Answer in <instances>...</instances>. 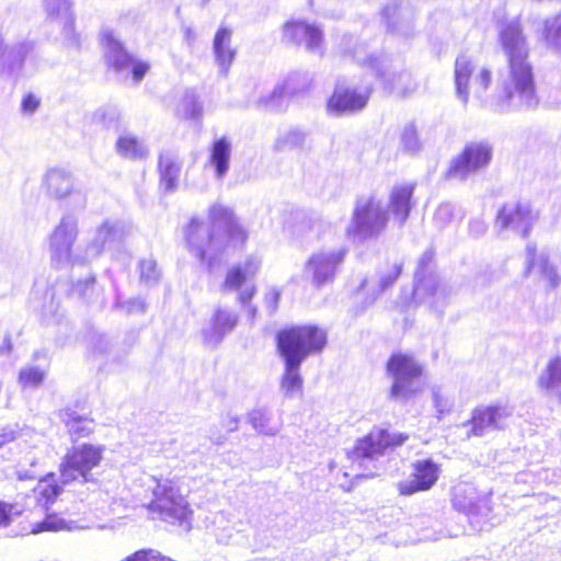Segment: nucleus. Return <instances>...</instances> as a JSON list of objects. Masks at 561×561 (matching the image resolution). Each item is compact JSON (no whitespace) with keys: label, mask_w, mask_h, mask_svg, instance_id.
Masks as SVG:
<instances>
[{"label":"nucleus","mask_w":561,"mask_h":561,"mask_svg":"<svg viewBox=\"0 0 561 561\" xmlns=\"http://www.w3.org/2000/svg\"><path fill=\"white\" fill-rule=\"evenodd\" d=\"M499 45L503 51L506 72L497 82L491 107L496 112L531 108L538 104L530 47L519 21L503 23L499 28Z\"/></svg>","instance_id":"1"},{"label":"nucleus","mask_w":561,"mask_h":561,"mask_svg":"<svg viewBox=\"0 0 561 561\" xmlns=\"http://www.w3.org/2000/svg\"><path fill=\"white\" fill-rule=\"evenodd\" d=\"M247 239L248 233L232 210L221 204H214L209 208L208 222L192 218L186 228L190 250L208 267H211L228 248L240 247Z\"/></svg>","instance_id":"2"},{"label":"nucleus","mask_w":561,"mask_h":561,"mask_svg":"<svg viewBox=\"0 0 561 561\" xmlns=\"http://www.w3.org/2000/svg\"><path fill=\"white\" fill-rule=\"evenodd\" d=\"M327 344V333L316 325H298L277 334V348L284 359L285 369L279 388L285 398L302 394L301 363L313 353L321 352Z\"/></svg>","instance_id":"3"},{"label":"nucleus","mask_w":561,"mask_h":561,"mask_svg":"<svg viewBox=\"0 0 561 561\" xmlns=\"http://www.w3.org/2000/svg\"><path fill=\"white\" fill-rule=\"evenodd\" d=\"M152 500L148 504L150 512L171 525L179 526L187 533L192 528V510L186 495L183 493L182 481L179 478H150Z\"/></svg>","instance_id":"4"},{"label":"nucleus","mask_w":561,"mask_h":561,"mask_svg":"<svg viewBox=\"0 0 561 561\" xmlns=\"http://www.w3.org/2000/svg\"><path fill=\"white\" fill-rule=\"evenodd\" d=\"M355 44L352 35H345L342 38L341 51L351 55L360 66L367 67L371 71V76L381 80L385 87L390 91L405 96L416 89V82L410 72H391L388 73L389 59L383 55H377L368 51L367 45Z\"/></svg>","instance_id":"5"},{"label":"nucleus","mask_w":561,"mask_h":561,"mask_svg":"<svg viewBox=\"0 0 561 561\" xmlns=\"http://www.w3.org/2000/svg\"><path fill=\"white\" fill-rule=\"evenodd\" d=\"M104 448L91 444L72 447L60 463V480L62 484L70 482L98 484L93 470L103 459Z\"/></svg>","instance_id":"6"},{"label":"nucleus","mask_w":561,"mask_h":561,"mask_svg":"<svg viewBox=\"0 0 561 561\" xmlns=\"http://www.w3.org/2000/svg\"><path fill=\"white\" fill-rule=\"evenodd\" d=\"M387 222L388 215L382 203L374 196H364L356 201L346 234L353 241H365L377 237Z\"/></svg>","instance_id":"7"},{"label":"nucleus","mask_w":561,"mask_h":561,"mask_svg":"<svg viewBox=\"0 0 561 561\" xmlns=\"http://www.w3.org/2000/svg\"><path fill=\"white\" fill-rule=\"evenodd\" d=\"M454 75L456 95L463 105L468 104L471 90L481 98L492 81V69L465 54L456 58Z\"/></svg>","instance_id":"8"},{"label":"nucleus","mask_w":561,"mask_h":561,"mask_svg":"<svg viewBox=\"0 0 561 561\" xmlns=\"http://www.w3.org/2000/svg\"><path fill=\"white\" fill-rule=\"evenodd\" d=\"M78 232V217L73 214H65L49 238L50 259L56 267L66 268L87 262L84 254L72 251Z\"/></svg>","instance_id":"9"},{"label":"nucleus","mask_w":561,"mask_h":561,"mask_svg":"<svg viewBox=\"0 0 561 561\" xmlns=\"http://www.w3.org/2000/svg\"><path fill=\"white\" fill-rule=\"evenodd\" d=\"M100 41L104 50V58L107 65L122 78H128L131 75L133 80L140 82L148 70L149 62L136 59L123 46L115 32L108 27H103L100 33Z\"/></svg>","instance_id":"10"},{"label":"nucleus","mask_w":561,"mask_h":561,"mask_svg":"<svg viewBox=\"0 0 561 561\" xmlns=\"http://www.w3.org/2000/svg\"><path fill=\"white\" fill-rule=\"evenodd\" d=\"M433 261V253L426 251L419 261L415 271L414 300L417 304H426L431 308L440 311L447 304L450 289L443 284L438 276L428 270Z\"/></svg>","instance_id":"11"},{"label":"nucleus","mask_w":561,"mask_h":561,"mask_svg":"<svg viewBox=\"0 0 561 561\" xmlns=\"http://www.w3.org/2000/svg\"><path fill=\"white\" fill-rule=\"evenodd\" d=\"M346 253L347 249L344 247L324 248L313 252L305 263L304 277L316 288L333 282Z\"/></svg>","instance_id":"12"},{"label":"nucleus","mask_w":561,"mask_h":561,"mask_svg":"<svg viewBox=\"0 0 561 561\" xmlns=\"http://www.w3.org/2000/svg\"><path fill=\"white\" fill-rule=\"evenodd\" d=\"M493 154L492 146L486 141L468 144L461 153L455 157L446 172L449 180L465 181L480 170L486 168Z\"/></svg>","instance_id":"13"},{"label":"nucleus","mask_w":561,"mask_h":561,"mask_svg":"<svg viewBox=\"0 0 561 561\" xmlns=\"http://www.w3.org/2000/svg\"><path fill=\"white\" fill-rule=\"evenodd\" d=\"M388 373L393 379L391 398L407 399L420 390L422 368L413 357L393 354L388 362Z\"/></svg>","instance_id":"14"},{"label":"nucleus","mask_w":561,"mask_h":561,"mask_svg":"<svg viewBox=\"0 0 561 561\" xmlns=\"http://www.w3.org/2000/svg\"><path fill=\"white\" fill-rule=\"evenodd\" d=\"M369 95V84L356 89L344 82H339L335 85L333 94L328 100V112L333 116L350 115L359 112L367 105Z\"/></svg>","instance_id":"15"},{"label":"nucleus","mask_w":561,"mask_h":561,"mask_svg":"<svg viewBox=\"0 0 561 561\" xmlns=\"http://www.w3.org/2000/svg\"><path fill=\"white\" fill-rule=\"evenodd\" d=\"M408 436L401 433H390L387 430H373L359 439L354 447V455L358 459H375L389 447L401 446Z\"/></svg>","instance_id":"16"},{"label":"nucleus","mask_w":561,"mask_h":561,"mask_svg":"<svg viewBox=\"0 0 561 561\" xmlns=\"http://www.w3.org/2000/svg\"><path fill=\"white\" fill-rule=\"evenodd\" d=\"M284 41L301 46L309 53L323 55V34L319 26L305 21H290L283 27Z\"/></svg>","instance_id":"17"},{"label":"nucleus","mask_w":561,"mask_h":561,"mask_svg":"<svg viewBox=\"0 0 561 561\" xmlns=\"http://www.w3.org/2000/svg\"><path fill=\"white\" fill-rule=\"evenodd\" d=\"M439 477V467L431 459L416 460L412 465L411 476L398 483L401 495L410 496L432 489Z\"/></svg>","instance_id":"18"},{"label":"nucleus","mask_w":561,"mask_h":561,"mask_svg":"<svg viewBox=\"0 0 561 561\" xmlns=\"http://www.w3.org/2000/svg\"><path fill=\"white\" fill-rule=\"evenodd\" d=\"M308 83L309 78L307 73L293 72L283 82L277 83L274 89L266 94L263 93L261 87H255L256 90H260V95L257 98H253L251 102L256 104L259 107L275 110L280 106L282 99L285 95H293L302 91Z\"/></svg>","instance_id":"19"},{"label":"nucleus","mask_w":561,"mask_h":561,"mask_svg":"<svg viewBox=\"0 0 561 561\" xmlns=\"http://www.w3.org/2000/svg\"><path fill=\"white\" fill-rule=\"evenodd\" d=\"M536 218L527 205L506 204L497 214L495 227L501 230L511 229L526 237Z\"/></svg>","instance_id":"20"},{"label":"nucleus","mask_w":561,"mask_h":561,"mask_svg":"<svg viewBox=\"0 0 561 561\" xmlns=\"http://www.w3.org/2000/svg\"><path fill=\"white\" fill-rule=\"evenodd\" d=\"M454 507L466 513L470 518L483 516L488 518L491 507L489 497H479L474 486L469 483H459L454 488Z\"/></svg>","instance_id":"21"},{"label":"nucleus","mask_w":561,"mask_h":561,"mask_svg":"<svg viewBox=\"0 0 561 561\" xmlns=\"http://www.w3.org/2000/svg\"><path fill=\"white\" fill-rule=\"evenodd\" d=\"M512 410L507 407H486L474 410L471 419V433L483 436L503 428L507 424Z\"/></svg>","instance_id":"22"},{"label":"nucleus","mask_w":561,"mask_h":561,"mask_svg":"<svg viewBox=\"0 0 561 561\" xmlns=\"http://www.w3.org/2000/svg\"><path fill=\"white\" fill-rule=\"evenodd\" d=\"M34 43L31 41H15L7 43V38L0 35V68L10 75L19 73L25 58L33 53Z\"/></svg>","instance_id":"23"},{"label":"nucleus","mask_w":561,"mask_h":561,"mask_svg":"<svg viewBox=\"0 0 561 561\" xmlns=\"http://www.w3.org/2000/svg\"><path fill=\"white\" fill-rule=\"evenodd\" d=\"M124 236V227L119 221L105 220L100 225L89 241L84 255L87 262L98 257L107 245L119 241Z\"/></svg>","instance_id":"24"},{"label":"nucleus","mask_w":561,"mask_h":561,"mask_svg":"<svg viewBox=\"0 0 561 561\" xmlns=\"http://www.w3.org/2000/svg\"><path fill=\"white\" fill-rule=\"evenodd\" d=\"M213 51L219 73L227 77L237 56V49L232 46V30L226 26L217 30L213 41Z\"/></svg>","instance_id":"25"},{"label":"nucleus","mask_w":561,"mask_h":561,"mask_svg":"<svg viewBox=\"0 0 561 561\" xmlns=\"http://www.w3.org/2000/svg\"><path fill=\"white\" fill-rule=\"evenodd\" d=\"M238 321L236 313L228 310H217L207 328L202 331L203 341L207 346L215 347L221 343L225 335L233 330Z\"/></svg>","instance_id":"26"},{"label":"nucleus","mask_w":561,"mask_h":561,"mask_svg":"<svg viewBox=\"0 0 561 561\" xmlns=\"http://www.w3.org/2000/svg\"><path fill=\"white\" fill-rule=\"evenodd\" d=\"M382 19L387 27L403 36H409L413 30V12L402 1H392L382 10Z\"/></svg>","instance_id":"27"},{"label":"nucleus","mask_w":561,"mask_h":561,"mask_svg":"<svg viewBox=\"0 0 561 561\" xmlns=\"http://www.w3.org/2000/svg\"><path fill=\"white\" fill-rule=\"evenodd\" d=\"M531 271L539 273L551 287L561 283V270L550 263L545 252L537 254L535 245L528 244L526 248V273Z\"/></svg>","instance_id":"28"},{"label":"nucleus","mask_w":561,"mask_h":561,"mask_svg":"<svg viewBox=\"0 0 561 561\" xmlns=\"http://www.w3.org/2000/svg\"><path fill=\"white\" fill-rule=\"evenodd\" d=\"M232 144L229 138L222 136L213 141L209 149L208 163L214 169L215 178L224 180L230 169Z\"/></svg>","instance_id":"29"},{"label":"nucleus","mask_w":561,"mask_h":561,"mask_svg":"<svg viewBox=\"0 0 561 561\" xmlns=\"http://www.w3.org/2000/svg\"><path fill=\"white\" fill-rule=\"evenodd\" d=\"M44 8L49 19L60 22L69 42L79 45L78 36L73 33V15L70 0H44Z\"/></svg>","instance_id":"30"},{"label":"nucleus","mask_w":561,"mask_h":561,"mask_svg":"<svg viewBox=\"0 0 561 561\" xmlns=\"http://www.w3.org/2000/svg\"><path fill=\"white\" fill-rule=\"evenodd\" d=\"M44 184L47 194L58 199L75 192L72 174L62 168L49 169L45 174Z\"/></svg>","instance_id":"31"},{"label":"nucleus","mask_w":561,"mask_h":561,"mask_svg":"<svg viewBox=\"0 0 561 561\" xmlns=\"http://www.w3.org/2000/svg\"><path fill=\"white\" fill-rule=\"evenodd\" d=\"M413 192V184H399L390 193L389 208L399 225H403L410 215Z\"/></svg>","instance_id":"32"},{"label":"nucleus","mask_w":561,"mask_h":561,"mask_svg":"<svg viewBox=\"0 0 561 561\" xmlns=\"http://www.w3.org/2000/svg\"><path fill=\"white\" fill-rule=\"evenodd\" d=\"M160 185L165 192H173L178 186L181 162L174 152L163 151L159 156Z\"/></svg>","instance_id":"33"},{"label":"nucleus","mask_w":561,"mask_h":561,"mask_svg":"<svg viewBox=\"0 0 561 561\" xmlns=\"http://www.w3.org/2000/svg\"><path fill=\"white\" fill-rule=\"evenodd\" d=\"M402 272L401 263H393L391 265L386 266L378 273V282L364 279L360 284L359 291H371V296L369 298V304L376 300L377 296L390 287L400 276Z\"/></svg>","instance_id":"34"},{"label":"nucleus","mask_w":561,"mask_h":561,"mask_svg":"<svg viewBox=\"0 0 561 561\" xmlns=\"http://www.w3.org/2000/svg\"><path fill=\"white\" fill-rule=\"evenodd\" d=\"M117 153L129 160H145L149 157L147 144L131 134L121 135L115 144Z\"/></svg>","instance_id":"35"},{"label":"nucleus","mask_w":561,"mask_h":561,"mask_svg":"<svg viewBox=\"0 0 561 561\" xmlns=\"http://www.w3.org/2000/svg\"><path fill=\"white\" fill-rule=\"evenodd\" d=\"M59 416L72 440L87 437L94 430L93 420L79 415L70 409L61 411Z\"/></svg>","instance_id":"36"},{"label":"nucleus","mask_w":561,"mask_h":561,"mask_svg":"<svg viewBox=\"0 0 561 561\" xmlns=\"http://www.w3.org/2000/svg\"><path fill=\"white\" fill-rule=\"evenodd\" d=\"M71 294L87 304L99 305L100 307H103L105 304L103 289L96 285L93 275L73 284Z\"/></svg>","instance_id":"37"},{"label":"nucleus","mask_w":561,"mask_h":561,"mask_svg":"<svg viewBox=\"0 0 561 561\" xmlns=\"http://www.w3.org/2000/svg\"><path fill=\"white\" fill-rule=\"evenodd\" d=\"M309 145V135L297 127L289 128L278 135L274 147L278 151L305 149Z\"/></svg>","instance_id":"38"},{"label":"nucleus","mask_w":561,"mask_h":561,"mask_svg":"<svg viewBox=\"0 0 561 561\" xmlns=\"http://www.w3.org/2000/svg\"><path fill=\"white\" fill-rule=\"evenodd\" d=\"M538 383L550 394L561 400V358L557 357L549 362L546 370L540 375Z\"/></svg>","instance_id":"39"},{"label":"nucleus","mask_w":561,"mask_h":561,"mask_svg":"<svg viewBox=\"0 0 561 561\" xmlns=\"http://www.w3.org/2000/svg\"><path fill=\"white\" fill-rule=\"evenodd\" d=\"M251 426L261 435L275 436L280 431V424L272 423V412L266 409H255L248 414Z\"/></svg>","instance_id":"40"},{"label":"nucleus","mask_w":561,"mask_h":561,"mask_svg":"<svg viewBox=\"0 0 561 561\" xmlns=\"http://www.w3.org/2000/svg\"><path fill=\"white\" fill-rule=\"evenodd\" d=\"M540 38L548 48L561 51V14L543 21Z\"/></svg>","instance_id":"41"},{"label":"nucleus","mask_w":561,"mask_h":561,"mask_svg":"<svg viewBox=\"0 0 561 561\" xmlns=\"http://www.w3.org/2000/svg\"><path fill=\"white\" fill-rule=\"evenodd\" d=\"M400 148L408 153H416L422 149V141L414 123H408L400 134Z\"/></svg>","instance_id":"42"},{"label":"nucleus","mask_w":561,"mask_h":561,"mask_svg":"<svg viewBox=\"0 0 561 561\" xmlns=\"http://www.w3.org/2000/svg\"><path fill=\"white\" fill-rule=\"evenodd\" d=\"M60 488L55 483L53 478H45L37 482L34 493L42 506H47L59 494Z\"/></svg>","instance_id":"43"},{"label":"nucleus","mask_w":561,"mask_h":561,"mask_svg":"<svg viewBox=\"0 0 561 561\" xmlns=\"http://www.w3.org/2000/svg\"><path fill=\"white\" fill-rule=\"evenodd\" d=\"M140 280L147 285L156 284L160 278V271L152 257L142 259L139 262Z\"/></svg>","instance_id":"44"},{"label":"nucleus","mask_w":561,"mask_h":561,"mask_svg":"<svg viewBox=\"0 0 561 561\" xmlns=\"http://www.w3.org/2000/svg\"><path fill=\"white\" fill-rule=\"evenodd\" d=\"M45 377V370L39 367H25L20 370L19 382L24 388L38 387Z\"/></svg>","instance_id":"45"},{"label":"nucleus","mask_w":561,"mask_h":561,"mask_svg":"<svg viewBox=\"0 0 561 561\" xmlns=\"http://www.w3.org/2000/svg\"><path fill=\"white\" fill-rule=\"evenodd\" d=\"M64 529H71L66 520L54 515H48L43 522L34 524L31 531L33 534H39L43 531H59Z\"/></svg>","instance_id":"46"},{"label":"nucleus","mask_w":561,"mask_h":561,"mask_svg":"<svg viewBox=\"0 0 561 561\" xmlns=\"http://www.w3.org/2000/svg\"><path fill=\"white\" fill-rule=\"evenodd\" d=\"M432 399L438 419L450 413L453 409V401L444 393L440 387H434L432 389Z\"/></svg>","instance_id":"47"},{"label":"nucleus","mask_w":561,"mask_h":561,"mask_svg":"<svg viewBox=\"0 0 561 561\" xmlns=\"http://www.w3.org/2000/svg\"><path fill=\"white\" fill-rule=\"evenodd\" d=\"M247 279L248 277L241 266H234L227 273L222 288L225 290H236L240 288Z\"/></svg>","instance_id":"48"},{"label":"nucleus","mask_w":561,"mask_h":561,"mask_svg":"<svg viewBox=\"0 0 561 561\" xmlns=\"http://www.w3.org/2000/svg\"><path fill=\"white\" fill-rule=\"evenodd\" d=\"M119 113L115 106H103L100 107L93 114V121L104 124L110 127L118 119Z\"/></svg>","instance_id":"49"},{"label":"nucleus","mask_w":561,"mask_h":561,"mask_svg":"<svg viewBox=\"0 0 561 561\" xmlns=\"http://www.w3.org/2000/svg\"><path fill=\"white\" fill-rule=\"evenodd\" d=\"M115 308L122 310L123 312L130 313H144L146 311V304L144 300L139 298L129 299L127 301H119L118 299L115 302Z\"/></svg>","instance_id":"50"},{"label":"nucleus","mask_w":561,"mask_h":561,"mask_svg":"<svg viewBox=\"0 0 561 561\" xmlns=\"http://www.w3.org/2000/svg\"><path fill=\"white\" fill-rule=\"evenodd\" d=\"M454 210L455 207L450 203L440 204L434 215L435 222L440 227L446 226L454 218Z\"/></svg>","instance_id":"51"},{"label":"nucleus","mask_w":561,"mask_h":561,"mask_svg":"<svg viewBox=\"0 0 561 561\" xmlns=\"http://www.w3.org/2000/svg\"><path fill=\"white\" fill-rule=\"evenodd\" d=\"M279 298L280 291L276 287H271L266 290L264 295V302L271 313L277 309Z\"/></svg>","instance_id":"52"},{"label":"nucleus","mask_w":561,"mask_h":561,"mask_svg":"<svg viewBox=\"0 0 561 561\" xmlns=\"http://www.w3.org/2000/svg\"><path fill=\"white\" fill-rule=\"evenodd\" d=\"M241 268L243 270V273L245 274V276L249 278V277H252L256 274V272L259 271L260 266H261V260L257 257V256H249L245 262L240 265Z\"/></svg>","instance_id":"53"},{"label":"nucleus","mask_w":561,"mask_h":561,"mask_svg":"<svg viewBox=\"0 0 561 561\" xmlns=\"http://www.w3.org/2000/svg\"><path fill=\"white\" fill-rule=\"evenodd\" d=\"M13 508L12 504L0 502V526L10 524Z\"/></svg>","instance_id":"54"},{"label":"nucleus","mask_w":561,"mask_h":561,"mask_svg":"<svg viewBox=\"0 0 561 561\" xmlns=\"http://www.w3.org/2000/svg\"><path fill=\"white\" fill-rule=\"evenodd\" d=\"M38 105L39 101L34 95L28 94L23 98L22 110L24 113H34L37 110Z\"/></svg>","instance_id":"55"},{"label":"nucleus","mask_w":561,"mask_h":561,"mask_svg":"<svg viewBox=\"0 0 561 561\" xmlns=\"http://www.w3.org/2000/svg\"><path fill=\"white\" fill-rule=\"evenodd\" d=\"M469 231L474 237L482 236L486 231V224L481 219H473L470 221Z\"/></svg>","instance_id":"56"},{"label":"nucleus","mask_w":561,"mask_h":561,"mask_svg":"<svg viewBox=\"0 0 561 561\" xmlns=\"http://www.w3.org/2000/svg\"><path fill=\"white\" fill-rule=\"evenodd\" d=\"M239 419L236 415L230 413L222 420V426L226 428L227 433H232L238 430Z\"/></svg>","instance_id":"57"},{"label":"nucleus","mask_w":561,"mask_h":561,"mask_svg":"<svg viewBox=\"0 0 561 561\" xmlns=\"http://www.w3.org/2000/svg\"><path fill=\"white\" fill-rule=\"evenodd\" d=\"M254 291H255V288L253 285H245L243 287V289L241 290L240 295H239V300L242 302V304H247L248 301L251 300V298L253 297L254 295Z\"/></svg>","instance_id":"58"},{"label":"nucleus","mask_w":561,"mask_h":561,"mask_svg":"<svg viewBox=\"0 0 561 561\" xmlns=\"http://www.w3.org/2000/svg\"><path fill=\"white\" fill-rule=\"evenodd\" d=\"M16 438V433L13 430H3L0 433V449L8 443Z\"/></svg>","instance_id":"59"},{"label":"nucleus","mask_w":561,"mask_h":561,"mask_svg":"<svg viewBox=\"0 0 561 561\" xmlns=\"http://www.w3.org/2000/svg\"><path fill=\"white\" fill-rule=\"evenodd\" d=\"M184 38L188 43V45H193L196 39V34L194 30L190 26L184 28Z\"/></svg>","instance_id":"60"},{"label":"nucleus","mask_w":561,"mask_h":561,"mask_svg":"<svg viewBox=\"0 0 561 561\" xmlns=\"http://www.w3.org/2000/svg\"><path fill=\"white\" fill-rule=\"evenodd\" d=\"M201 115H202V106H201V104H199V103H197V102H195V101H194V102H193L192 110H191V112H190V116H191L192 118H197V117H199Z\"/></svg>","instance_id":"61"},{"label":"nucleus","mask_w":561,"mask_h":561,"mask_svg":"<svg viewBox=\"0 0 561 561\" xmlns=\"http://www.w3.org/2000/svg\"><path fill=\"white\" fill-rule=\"evenodd\" d=\"M11 350V341L9 337H7L3 343L0 345V352L1 353H4V352H10Z\"/></svg>","instance_id":"62"},{"label":"nucleus","mask_w":561,"mask_h":561,"mask_svg":"<svg viewBox=\"0 0 561 561\" xmlns=\"http://www.w3.org/2000/svg\"><path fill=\"white\" fill-rule=\"evenodd\" d=\"M210 439H211L214 443H216V444L220 445V444H222V443L226 440V437H225V436H221V435H219V436H214V435H211V436H210Z\"/></svg>","instance_id":"63"},{"label":"nucleus","mask_w":561,"mask_h":561,"mask_svg":"<svg viewBox=\"0 0 561 561\" xmlns=\"http://www.w3.org/2000/svg\"><path fill=\"white\" fill-rule=\"evenodd\" d=\"M249 313H250L251 318H254V316L256 313V309L254 307H249Z\"/></svg>","instance_id":"64"}]
</instances>
